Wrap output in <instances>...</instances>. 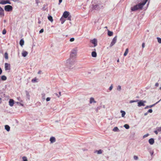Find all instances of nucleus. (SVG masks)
<instances>
[{
    "mask_svg": "<svg viewBox=\"0 0 161 161\" xmlns=\"http://www.w3.org/2000/svg\"><path fill=\"white\" fill-rule=\"evenodd\" d=\"M148 0H140L138 2H140L136 5L131 7V10L134 11L138 9L142 10L143 6L145 4Z\"/></svg>",
    "mask_w": 161,
    "mask_h": 161,
    "instance_id": "obj_1",
    "label": "nucleus"
},
{
    "mask_svg": "<svg viewBox=\"0 0 161 161\" xmlns=\"http://www.w3.org/2000/svg\"><path fill=\"white\" fill-rule=\"evenodd\" d=\"M75 59L70 58L67 59L66 61V65L69 69H72V67L74 65L75 63Z\"/></svg>",
    "mask_w": 161,
    "mask_h": 161,
    "instance_id": "obj_2",
    "label": "nucleus"
},
{
    "mask_svg": "<svg viewBox=\"0 0 161 161\" xmlns=\"http://www.w3.org/2000/svg\"><path fill=\"white\" fill-rule=\"evenodd\" d=\"M77 50L76 48L73 49L71 51L70 58L75 59L77 55Z\"/></svg>",
    "mask_w": 161,
    "mask_h": 161,
    "instance_id": "obj_3",
    "label": "nucleus"
},
{
    "mask_svg": "<svg viewBox=\"0 0 161 161\" xmlns=\"http://www.w3.org/2000/svg\"><path fill=\"white\" fill-rule=\"evenodd\" d=\"M4 9L7 12H10L12 10L13 7L10 5H7L5 6Z\"/></svg>",
    "mask_w": 161,
    "mask_h": 161,
    "instance_id": "obj_4",
    "label": "nucleus"
},
{
    "mask_svg": "<svg viewBox=\"0 0 161 161\" xmlns=\"http://www.w3.org/2000/svg\"><path fill=\"white\" fill-rule=\"evenodd\" d=\"M146 102V101H143L142 100H140L138 102V106L140 107L142 106H144L145 105L144 103Z\"/></svg>",
    "mask_w": 161,
    "mask_h": 161,
    "instance_id": "obj_5",
    "label": "nucleus"
},
{
    "mask_svg": "<svg viewBox=\"0 0 161 161\" xmlns=\"http://www.w3.org/2000/svg\"><path fill=\"white\" fill-rule=\"evenodd\" d=\"M117 40V36H115L114 37L113 39L111 44L110 45V47H111L113 46L116 42Z\"/></svg>",
    "mask_w": 161,
    "mask_h": 161,
    "instance_id": "obj_6",
    "label": "nucleus"
},
{
    "mask_svg": "<svg viewBox=\"0 0 161 161\" xmlns=\"http://www.w3.org/2000/svg\"><path fill=\"white\" fill-rule=\"evenodd\" d=\"M100 7H101V6L98 4H96L93 6L92 9L93 10H98L101 8Z\"/></svg>",
    "mask_w": 161,
    "mask_h": 161,
    "instance_id": "obj_7",
    "label": "nucleus"
},
{
    "mask_svg": "<svg viewBox=\"0 0 161 161\" xmlns=\"http://www.w3.org/2000/svg\"><path fill=\"white\" fill-rule=\"evenodd\" d=\"M90 42L94 44V47H95L97 45V39L95 38H94L93 40H91Z\"/></svg>",
    "mask_w": 161,
    "mask_h": 161,
    "instance_id": "obj_8",
    "label": "nucleus"
},
{
    "mask_svg": "<svg viewBox=\"0 0 161 161\" xmlns=\"http://www.w3.org/2000/svg\"><path fill=\"white\" fill-rule=\"evenodd\" d=\"M5 70H9L10 69V64L7 63H5Z\"/></svg>",
    "mask_w": 161,
    "mask_h": 161,
    "instance_id": "obj_9",
    "label": "nucleus"
},
{
    "mask_svg": "<svg viewBox=\"0 0 161 161\" xmlns=\"http://www.w3.org/2000/svg\"><path fill=\"white\" fill-rule=\"evenodd\" d=\"M70 15V13L69 12L65 11L64 13L63 16L65 18H67Z\"/></svg>",
    "mask_w": 161,
    "mask_h": 161,
    "instance_id": "obj_10",
    "label": "nucleus"
},
{
    "mask_svg": "<svg viewBox=\"0 0 161 161\" xmlns=\"http://www.w3.org/2000/svg\"><path fill=\"white\" fill-rule=\"evenodd\" d=\"M11 4V3L10 1H9L8 0H6V1H4L3 0L0 2V4Z\"/></svg>",
    "mask_w": 161,
    "mask_h": 161,
    "instance_id": "obj_11",
    "label": "nucleus"
},
{
    "mask_svg": "<svg viewBox=\"0 0 161 161\" xmlns=\"http://www.w3.org/2000/svg\"><path fill=\"white\" fill-rule=\"evenodd\" d=\"M14 101L13 99H10L9 101V105L12 107L14 105Z\"/></svg>",
    "mask_w": 161,
    "mask_h": 161,
    "instance_id": "obj_12",
    "label": "nucleus"
},
{
    "mask_svg": "<svg viewBox=\"0 0 161 161\" xmlns=\"http://www.w3.org/2000/svg\"><path fill=\"white\" fill-rule=\"evenodd\" d=\"M148 142L150 144L153 145L154 142V139L153 138L150 139L148 140Z\"/></svg>",
    "mask_w": 161,
    "mask_h": 161,
    "instance_id": "obj_13",
    "label": "nucleus"
},
{
    "mask_svg": "<svg viewBox=\"0 0 161 161\" xmlns=\"http://www.w3.org/2000/svg\"><path fill=\"white\" fill-rule=\"evenodd\" d=\"M50 141L51 143H53L55 142L56 139L54 137H52L50 138Z\"/></svg>",
    "mask_w": 161,
    "mask_h": 161,
    "instance_id": "obj_14",
    "label": "nucleus"
},
{
    "mask_svg": "<svg viewBox=\"0 0 161 161\" xmlns=\"http://www.w3.org/2000/svg\"><path fill=\"white\" fill-rule=\"evenodd\" d=\"M28 52L26 51H23L22 53V56L24 57H25L28 54Z\"/></svg>",
    "mask_w": 161,
    "mask_h": 161,
    "instance_id": "obj_15",
    "label": "nucleus"
},
{
    "mask_svg": "<svg viewBox=\"0 0 161 161\" xmlns=\"http://www.w3.org/2000/svg\"><path fill=\"white\" fill-rule=\"evenodd\" d=\"M92 56L93 57H96L97 56L96 52L95 51L92 52Z\"/></svg>",
    "mask_w": 161,
    "mask_h": 161,
    "instance_id": "obj_16",
    "label": "nucleus"
},
{
    "mask_svg": "<svg viewBox=\"0 0 161 161\" xmlns=\"http://www.w3.org/2000/svg\"><path fill=\"white\" fill-rule=\"evenodd\" d=\"M93 102L96 103V102L94 100V99L93 97H91L90 100V103H92Z\"/></svg>",
    "mask_w": 161,
    "mask_h": 161,
    "instance_id": "obj_17",
    "label": "nucleus"
},
{
    "mask_svg": "<svg viewBox=\"0 0 161 161\" xmlns=\"http://www.w3.org/2000/svg\"><path fill=\"white\" fill-rule=\"evenodd\" d=\"M103 152V151L101 149H100L99 150H96L94 152V153H97V154H101Z\"/></svg>",
    "mask_w": 161,
    "mask_h": 161,
    "instance_id": "obj_18",
    "label": "nucleus"
},
{
    "mask_svg": "<svg viewBox=\"0 0 161 161\" xmlns=\"http://www.w3.org/2000/svg\"><path fill=\"white\" fill-rule=\"evenodd\" d=\"M5 129L8 131H9L10 130V127L8 125H6L5 126Z\"/></svg>",
    "mask_w": 161,
    "mask_h": 161,
    "instance_id": "obj_19",
    "label": "nucleus"
},
{
    "mask_svg": "<svg viewBox=\"0 0 161 161\" xmlns=\"http://www.w3.org/2000/svg\"><path fill=\"white\" fill-rule=\"evenodd\" d=\"M24 43V41L23 39H21L20 40L19 42V44L21 46H22Z\"/></svg>",
    "mask_w": 161,
    "mask_h": 161,
    "instance_id": "obj_20",
    "label": "nucleus"
},
{
    "mask_svg": "<svg viewBox=\"0 0 161 161\" xmlns=\"http://www.w3.org/2000/svg\"><path fill=\"white\" fill-rule=\"evenodd\" d=\"M113 130L114 132H119V130L117 127H114Z\"/></svg>",
    "mask_w": 161,
    "mask_h": 161,
    "instance_id": "obj_21",
    "label": "nucleus"
},
{
    "mask_svg": "<svg viewBox=\"0 0 161 161\" xmlns=\"http://www.w3.org/2000/svg\"><path fill=\"white\" fill-rule=\"evenodd\" d=\"M25 92L26 93V96L27 97V98L29 100L30 99V95L29 94V93L27 91H25Z\"/></svg>",
    "mask_w": 161,
    "mask_h": 161,
    "instance_id": "obj_22",
    "label": "nucleus"
},
{
    "mask_svg": "<svg viewBox=\"0 0 161 161\" xmlns=\"http://www.w3.org/2000/svg\"><path fill=\"white\" fill-rule=\"evenodd\" d=\"M108 35L109 36H111L113 35V32L108 30Z\"/></svg>",
    "mask_w": 161,
    "mask_h": 161,
    "instance_id": "obj_23",
    "label": "nucleus"
},
{
    "mask_svg": "<svg viewBox=\"0 0 161 161\" xmlns=\"http://www.w3.org/2000/svg\"><path fill=\"white\" fill-rule=\"evenodd\" d=\"M1 79L2 80H7V77L5 75H2L1 77Z\"/></svg>",
    "mask_w": 161,
    "mask_h": 161,
    "instance_id": "obj_24",
    "label": "nucleus"
},
{
    "mask_svg": "<svg viewBox=\"0 0 161 161\" xmlns=\"http://www.w3.org/2000/svg\"><path fill=\"white\" fill-rule=\"evenodd\" d=\"M4 57L6 59H8V55L7 52L5 53L4 54Z\"/></svg>",
    "mask_w": 161,
    "mask_h": 161,
    "instance_id": "obj_25",
    "label": "nucleus"
},
{
    "mask_svg": "<svg viewBox=\"0 0 161 161\" xmlns=\"http://www.w3.org/2000/svg\"><path fill=\"white\" fill-rule=\"evenodd\" d=\"M121 113V115L122 117H124L125 115V111L121 110L120 111Z\"/></svg>",
    "mask_w": 161,
    "mask_h": 161,
    "instance_id": "obj_26",
    "label": "nucleus"
},
{
    "mask_svg": "<svg viewBox=\"0 0 161 161\" xmlns=\"http://www.w3.org/2000/svg\"><path fill=\"white\" fill-rule=\"evenodd\" d=\"M161 100V99L159 100V101H158V102H157L156 103L153 104V105H149V108H151L153 107L154 106H155L156 104H157Z\"/></svg>",
    "mask_w": 161,
    "mask_h": 161,
    "instance_id": "obj_27",
    "label": "nucleus"
},
{
    "mask_svg": "<svg viewBox=\"0 0 161 161\" xmlns=\"http://www.w3.org/2000/svg\"><path fill=\"white\" fill-rule=\"evenodd\" d=\"M128 52V49L126 48L125 51L124 53V56H125L127 54Z\"/></svg>",
    "mask_w": 161,
    "mask_h": 161,
    "instance_id": "obj_28",
    "label": "nucleus"
},
{
    "mask_svg": "<svg viewBox=\"0 0 161 161\" xmlns=\"http://www.w3.org/2000/svg\"><path fill=\"white\" fill-rule=\"evenodd\" d=\"M48 20L49 21H51V22H52L53 21V18L52 16H51L50 15H49L48 17Z\"/></svg>",
    "mask_w": 161,
    "mask_h": 161,
    "instance_id": "obj_29",
    "label": "nucleus"
},
{
    "mask_svg": "<svg viewBox=\"0 0 161 161\" xmlns=\"http://www.w3.org/2000/svg\"><path fill=\"white\" fill-rule=\"evenodd\" d=\"M124 127L125 128V129H128L129 128L130 126L128 124H126L124 126Z\"/></svg>",
    "mask_w": 161,
    "mask_h": 161,
    "instance_id": "obj_30",
    "label": "nucleus"
},
{
    "mask_svg": "<svg viewBox=\"0 0 161 161\" xmlns=\"http://www.w3.org/2000/svg\"><path fill=\"white\" fill-rule=\"evenodd\" d=\"M60 20L61 22V24H63L65 21V19L64 18H61L60 19Z\"/></svg>",
    "mask_w": 161,
    "mask_h": 161,
    "instance_id": "obj_31",
    "label": "nucleus"
},
{
    "mask_svg": "<svg viewBox=\"0 0 161 161\" xmlns=\"http://www.w3.org/2000/svg\"><path fill=\"white\" fill-rule=\"evenodd\" d=\"M147 150L150 153H151L152 152V151H153V150H152L151 148L149 147H147Z\"/></svg>",
    "mask_w": 161,
    "mask_h": 161,
    "instance_id": "obj_32",
    "label": "nucleus"
},
{
    "mask_svg": "<svg viewBox=\"0 0 161 161\" xmlns=\"http://www.w3.org/2000/svg\"><path fill=\"white\" fill-rule=\"evenodd\" d=\"M7 32L6 30L5 29H4L2 31V34L3 35H5Z\"/></svg>",
    "mask_w": 161,
    "mask_h": 161,
    "instance_id": "obj_33",
    "label": "nucleus"
},
{
    "mask_svg": "<svg viewBox=\"0 0 161 161\" xmlns=\"http://www.w3.org/2000/svg\"><path fill=\"white\" fill-rule=\"evenodd\" d=\"M117 90H118L119 91H120L121 89V86H120L119 85L117 87Z\"/></svg>",
    "mask_w": 161,
    "mask_h": 161,
    "instance_id": "obj_34",
    "label": "nucleus"
},
{
    "mask_svg": "<svg viewBox=\"0 0 161 161\" xmlns=\"http://www.w3.org/2000/svg\"><path fill=\"white\" fill-rule=\"evenodd\" d=\"M23 161H28L27 158L25 157H23L22 158Z\"/></svg>",
    "mask_w": 161,
    "mask_h": 161,
    "instance_id": "obj_35",
    "label": "nucleus"
},
{
    "mask_svg": "<svg viewBox=\"0 0 161 161\" xmlns=\"http://www.w3.org/2000/svg\"><path fill=\"white\" fill-rule=\"evenodd\" d=\"M157 39L158 42L159 43H161V38L159 37H157Z\"/></svg>",
    "mask_w": 161,
    "mask_h": 161,
    "instance_id": "obj_36",
    "label": "nucleus"
},
{
    "mask_svg": "<svg viewBox=\"0 0 161 161\" xmlns=\"http://www.w3.org/2000/svg\"><path fill=\"white\" fill-rule=\"evenodd\" d=\"M134 159L135 160H137L138 159V156L135 155L133 157Z\"/></svg>",
    "mask_w": 161,
    "mask_h": 161,
    "instance_id": "obj_37",
    "label": "nucleus"
},
{
    "mask_svg": "<svg viewBox=\"0 0 161 161\" xmlns=\"http://www.w3.org/2000/svg\"><path fill=\"white\" fill-rule=\"evenodd\" d=\"M149 134H145L143 136V138H144L146 137H147V136H149Z\"/></svg>",
    "mask_w": 161,
    "mask_h": 161,
    "instance_id": "obj_38",
    "label": "nucleus"
},
{
    "mask_svg": "<svg viewBox=\"0 0 161 161\" xmlns=\"http://www.w3.org/2000/svg\"><path fill=\"white\" fill-rule=\"evenodd\" d=\"M71 15H69V16L68 17H67V19L69 20H71Z\"/></svg>",
    "mask_w": 161,
    "mask_h": 161,
    "instance_id": "obj_39",
    "label": "nucleus"
},
{
    "mask_svg": "<svg viewBox=\"0 0 161 161\" xmlns=\"http://www.w3.org/2000/svg\"><path fill=\"white\" fill-rule=\"evenodd\" d=\"M157 130L158 131H161V127L157 128Z\"/></svg>",
    "mask_w": 161,
    "mask_h": 161,
    "instance_id": "obj_40",
    "label": "nucleus"
},
{
    "mask_svg": "<svg viewBox=\"0 0 161 161\" xmlns=\"http://www.w3.org/2000/svg\"><path fill=\"white\" fill-rule=\"evenodd\" d=\"M147 112L148 113H152L153 112V110L151 109H149L148 110Z\"/></svg>",
    "mask_w": 161,
    "mask_h": 161,
    "instance_id": "obj_41",
    "label": "nucleus"
},
{
    "mask_svg": "<svg viewBox=\"0 0 161 161\" xmlns=\"http://www.w3.org/2000/svg\"><path fill=\"white\" fill-rule=\"evenodd\" d=\"M75 39L74 38H71L70 39V41L72 42L74 41Z\"/></svg>",
    "mask_w": 161,
    "mask_h": 161,
    "instance_id": "obj_42",
    "label": "nucleus"
},
{
    "mask_svg": "<svg viewBox=\"0 0 161 161\" xmlns=\"http://www.w3.org/2000/svg\"><path fill=\"white\" fill-rule=\"evenodd\" d=\"M42 99L45 100V94H42Z\"/></svg>",
    "mask_w": 161,
    "mask_h": 161,
    "instance_id": "obj_43",
    "label": "nucleus"
},
{
    "mask_svg": "<svg viewBox=\"0 0 161 161\" xmlns=\"http://www.w3.org/2000/svg\"><path fill=\"white\" fill-rule=\"evenodd\" d=\"M113 88V86L112 85H111V86H110V87L109 88V90L110 91H111L112 89Z\"/></svg>",
    "mask_w": 161,
    "mask_h": 161,
    "instance_id": "obj_44",
    "label": "nucleus"
},
{
    "mask_svg": "<svg viewBox=\"0 0 161 161\" xmlns=\"http://www.w3.org/2000/svg\"><path fill=\"white\" fill-rule=\"evenodd\" d=\"M44 31V30L43 29H41L39 31V33H41L43 32Z\"/></svg>",
    "mask_w": 161,
    "mask_h": 161,
    "instance_id": "obj_45",
    "label": "nucleus"
},
{
    "mask_svg": "<svg viewBox=\"0 0 161 161\" xmlns=\"http://www.w3.org/2000/svg\"><path fill=\"white\" fill-rule=\"evenodd\" d=\"M50 98L49 97H48L46 98V101L48 102L50 100Z\"/></svg>",
    "mask_w": 161,
    "mask_h": 161,
    "instance_id": "obj_46",
    "label": "nucleus"
},
{
    "mask_svg": "<svg viewBox=\"0 0 161 161\" xmlns=\"http://www.w3.org/2000/svg\"><path fill=\"white\" fill-rule=\"evenodd\" d=\"M36 79H32L31 80V81L32 82H36Z\"/></svg>",
    "mask_w": 161,
    "mask_h": 161,
    "instance_id": "obj_47",
    "label": "nucleus"
},
{
    "mask_svg": "<svg viewBox=\"0 0 161 161\" xmlns=\"http://www.w3.org/2000/svg\"><path fill=\"white\" fill-rule=\"evenodd\" d=\"M153 153H154V152H153V151H152V152L151 153H150L151 156H152L153 155ZM153 158V157H152V158Z\"/></svg>",
    "mask_w": 161,
    "mask_h": 161,
    "instance_id": "obj_48",
    "label": "nucleus"
},
{
    "mask_svg": "<svg viewBox=\"0 0 161 161\" xmlns=\"http://www.w3.org/2000/svg\"><path fill=\"white\" fill-rule=\"evenodd\" d=\"M54 95H55L56 96H57L58 97H60L59 95H58V94L57 93H54Z\"/></svg>",
    "mask_w": 161,
    "mask_h": 161,
    "instance_id": "obj_49",
    "label": "nucleus"
},
{
    "mask_svg": "<svg viewBox=\"0 0 161 161\" xmlns=\"http://www.w3.org/2000/svg\"><path fill=\"white\" fill-rule=\"evenodd\" d=\"M145 44L144 43H143L142 45V47L143 48H144L145 47Z\"/></svg>",
    "mask_w": 161,
    "mask_h": 161,
    "instance_id": "obj_50",
    "label": "nucleus"
},
{
    "mask_svg": "<svg viewBox=\"0 0 161 161\" xmlns=\"http://www.w3.org/2000/svg\"><path fill=\"white\" fill-rule=\"evenodd\" d=\"M134 102H135V100H130L129 102L130 103H132Z\"/></svg>",
    "mask_w": 161,
    "mask_h": 161,
    "instance_id": "obj_51",
    "label": "nucleus"
},
{
    "mask_svg": "<svg viewBox=\"0 0 161 161\" xmlns=\"http://www.w3.org/2000/svg\"><path fill=\"white\" fill-rule=\"evenodd\" d=\"M63 0H59L58 5H60V4L62 3Z\"/></svg>",
    "mask_w": 161,
    "mask_h": 161,
    "instance_id": "obj_52",
    "label": "nucleus"
},
{
    "mask_svg": "<svg viewBox=\"0 0 161 161\" xmlns=\"http://www.w3.org/2000/svg\"><path fill=\"white\" fill-rule=\"evenodd\" d=\"M158 130H155L154 131V132L156 134V135H157L158 134Z\"/></svg>",
    "mask_w": 161,
    "mask_h": 161,
    "instance_id": "obj_53",
    "label": "nucleus"
},
{
    "mask_svg": "<svg viewBox=\"0 0 161 161\" xmlns=\"http://www.w3.org/2000/svg\"><path fill=\"white\" fill-rule=\"evenodd\" d=\"M158 83H156L155 84V86L156 87H157L158 86Z\"/></svg>",
    "mask_w": 161,
    "mask_h": 161,
    "instance_id": "obj_54",
    "label": "nucleus"
},
{
    "mask_svg": "<svg viewBox=\"0 0 161 161\" xmlns=\"http://www.w3.org/2000/svg\"><path fill=\"white\" fill-rule=\"evenodd\" d=\"M2 72V70L1 68H0V75H1Z\"/></svg>",
    "mask_w": 161,
    "mask_h": 161,
    "instance_id": "obj_55",
    "label": "nucleus"
},
{
    "mask_svg": "<svg viewBox=\"0 0 161 161\" xmlns=\"http://www.w3.org/2000/svg\"><path fill=\"white\" fill-rule=\"evenodd\" d=\"M148 108H149V106H146L145 108V109H147Z\"/></svg>",
    "mask_w": 161,
    "mask_h": 161,
    "instance_id": "obj_56",
    "label": "nucleus"
},
{
    "mask_svg": "<svg viewBox=\"0 0 161 161\" xmlns=\"http://www.w3.org/2000/svg\"><path fill=\"white\" fill-rule=\"evenodd\" d=\"M140 100H138V99H136V100H135V102H139V101Z\"/></svg>",
    "mask_w": 161,
    "mask_h": 161,
    "instance_id": "obj_57",
    "label": "nucleus"
},
{
    "mask_svg": "<svg viewBox=\"0 0 161 161\" xmlns=\"http://www.w3.org/2000/svg\"><path fill=\"white\" fill-rule=\"evenodd\" d=\"M148 113L147 112L145 113L144 114V115L145 116L147 115V114Z\"/></svg>",
    "mask_w": 161,
    "mask_h": 161,
    "instance_id": "obj_58",
    "label": "nucleus"
},
{
    "mask_svg": "<svg viewBox=\"0 0 161 161\" xmlns=\"http://www.w3.org/2000/svg\"><path fill=\"white\" fill-rule=\"evenodd\" d=\"M39 1V0H36V3L37 4H38V3H39V2H38Z\"/></svg>",
    "mask_w": 161,
    "mask_h": 161,
    "instance_id": "obj_59",
    "label": "nucleus"
},
{
    "mask_svg": "<svg viewBox=\"0 0 161 161\" xmlns=\"http://www.w3.org/2000/svg\"><path fill=\"white\" fill-rule=\"evenodd\" d=\"M38 19L39 20V21H38V23L39 24H40L41 23V21L40 20H39V19Z\"/></svg>",
    "mask_w": 161,
    "mask_h": 161,
    "instance_id": "obj_60",
    "label": "nucleus"
},
{
    "mask_svg": "<svg viewBox=\"0 0 161 161\" xmlns=\"http://www.w3.org/2000/svg\"><path fill=\"white\" fill-rule=\"evenodd\" d=\"M41 70H39V71L38 72V74H40L41 73Z\"/></svg>",
    "mask_w": 161,
    "mask_h": 161,
    "instance_id": "obj_61",
    "label": "nucleus"
},
{
    "mask_svg": "<svg viewBox=\"0 0 161 161\" xmlns=\"http://www.w3.org/2000/svg\"><path fill=\"white\" fill-rule=\"evenodd\" d=\"M19 104H20V105H21L22 106H23V105H24L23 104L21 103H19Z\"/></svg>",
    "mask_w": 161,
    "mask_h": 161,
    "instance_id": "obj_62",
    "label": "nucleus"
},
{
    "mask_svg": "<svg viewBox=\"0 0 161 161\" xmlns=\"http://www.w3.org/2000/svg\"><path fill=\"white\" fill-rule=\"evenodd\" d=\"M98 107H97L96 109V111L97 112L98 110Z\"/></svg>",
    "mask_w": 161,
    "mask_h": 161,
    "instance_id": "obj_63",
    "label": "nucleus"
},
{
    "mask_svg": "<svg viewBox=\"0 0 161 161\" xmlns=\"http://www.w3.org/2000/svg\"><path fill=\"white\" fill-rule=\"evenodd\" d=\"M61 92H59V96H61Z\"/></svg>",
    "mask_w": 161,
    "mask_h": 161,
    "instance_id": "obj_64",
    "label": "nucleus"
}]
</instances>
